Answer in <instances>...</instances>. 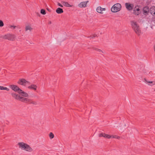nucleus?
Masks as SVG:
<instances>
[{
    "label": "nucleus",
    "instance_id": "nucleus-1",
    "mask_svg": "<svg viewBox=\"0 0 155 155\" xmlns=\"http://www.w3.org/2000/svg\"><path fill=\"white\" fill-rule=\"evenodd\" d=\"M18 145L19 147L21 150H24L28 152H31L33 151V149L29 145L23 142L18 143Z\"/></svg>",
    "mask_w": 155,
    "mask_h": 155
},
{
    "label": "nucleus",
    "instance_id": "nucleus-2",
    "mask_svg": "<svg viewBox=\"0 0 155 155\" xmlns=\"http://www.w3.org/2000/svg\"><path fill=\"white\" fill-rule=\"evenodd\" d=\"M131 24L132 29L135 33L138 35H140L141 34V31L137 23L134 21H131Z\"/></svg>",
    "mask_w": 155,
    "mask_h": 155
},
{
    "label": "nucleus",
    "instance_id": "nucleus-3",
    "mask_svg": "<svg viewBox=\"0 0 155 155\" xmlns=\"http://www.w3.org/2000/svg\"><path fill=\"white\" fill-rule=\"evenodd\" d=\"M121 8V5L119 3L114 4L111 8V11L113 12H116L120 11Z\"/></svg>",
    "mask_w": 155,
    "mask_h": 155
},
{
    "label": "nucleus",
    "instance_id": "nucleus-4",
    "mask_svg": "<svg viewBox=\"0 0 155 155\" xmlns=\"http://www.w3.org/2000/svg\"><path fill=\"white\" fill-rule=\"evenodd\" d=\"M15 38V36L12 34H8L4 36V38L10 41H14Z\"/></svg>",
    "mask_w": 155,
    "mask_h": 155
},
{
    "label": "nucleus",
    "instance_id": "nucleus-5",
    "mask_svg": "<svg viewBox=\"0 0 155 155\" xmlns=\"http://www.w3.org/2000/svg\"><path fill=\"white\" fill-rule=\"evenodd\" d=\"M141 12L140 7L137 5L135 6L133 10V13L135 15H138Z\"/></svg>",
    "mask_w": 155,
    "mask_h": 155
},
{
    "label": "nucleus",
    "instance_id": "nucleus-6",
    "mask_svg": "<svg viewBox=\"0 0 155 155\" xmlns=\"http://www.w3.org/2000/svg\"><path fill=\"white\" fill-rule=\"evenodd\" d=\"M18 83L20 85L25 86L26 84H29V82L24 79H20L18 82Z\"/></svg>",
    "mask_w": 155,
    "mask_h": 155
},
{
    "label": "nucleus",
    "instance_id": "nucleus-7",
    "mask_svg": "<svg viewBox=\"0 0 155 155\" xmlns=\"http://www.w3.org/2000/svg\"><path fill=\"white\" fill-rule=\"evenodd\" d=\"M10 87L14 91L17 92L18 93L20 91H22V90L18 86L15 85H11L10 86Z\"/></svg>",
    "mask_w": 155,
    "mask_h": 155
},
{
    "label": "nucleus",
    "instance_id": "nucleus-8",
    "mask_svg": "<svg viewBox=\"0 0 155 155\" xmlns=\"http://www.w3.org/2000/svg\"><path fill=\"white\" fill-rule=\"evenodd\" d=\"M126 8L129 11L132 10L134 8V5L133 4H130L129 3H126L125 4Z\"/></svg>",
    "mask_w": 155,
    "mask_h": 155
},
{
    "label": "nucleus",
    "instance_id": "nucleus-9",
    "mask_svg": "<svg viewBox=\"0 0 155 155\" xmlns=\"http://www.w3.org/2000/svg\"><path fill=\"white\" fill-rule=\"evenodd\" d=\"M19 101L26 103H28L29 99L20 96Z\"/></svg>",
    "mask_w": 155,
    "mask_h": 155
},
{
    "label": "nucleus",
    "instance_id": "nucleus-10",
    "mask_svg": "<svg viewBox=\"0 0 155 155\" xmlns=\"http://www.w3.org/2000/svg\"><path fill=\"white\" fill-rule=\"evenodd\" d=\"M143 14L145 15H147L149 12V8L147 6H145L143 8Z\"/></svg>",
    "mask_w": 155,
    "mask_h": 155
},
{
    "label": "nucleus",
    "instance_id": "nucleus-11",
    "mask_svg": "<svg viewBox=\"0 0 155 155\" xmlns=\"http://www.w3.org/2000/svg\"><path fill=\"white\" fill-rule=\"evenodd\" d=\"M106 10L105 8H102L101 6L98 7L96 8L97 12L100 14H103V11Z\"/></svg>",
    "mask_w": 155,
    "mask_h": 155
},
{
    "label": "nucleus",
    "instance_id": "nucleus-12",
    "mask_svg": "<svg viewBox=\"0 0 155 155\" xmlns=\"http://www.w3.org/2000/svg\"><path fill=\"white\" fill-rule=\"evenodd\" d=\"M88 2V1L82 2L78 5V6L80 8L85 7H86L87 3Z\"/></svg>",
    "mask_w": 155,
    "mask_h": 155
},
{
    "label": "nucleus",
    "instance_id": "nucleus-13",
    "mask_svg": "<svg viewBox=\"0 0 155 155\" xmlns=\"http://www.w3.org/2000/svg\"><path fill=\"white\" fill-rule=\"evenodd\" d=\"M12 97L15 99L19 101L20 96L18 94L15 93H12L11 94Z\"/></svg>",
    "mask_w": 155,
    "mask_h": 155
},
{
    "label": "nucleus",
    "instance_id": "nucleus-14",
    "mask_svg": "<svg viewBox=\"0 0 155 155\" xmlns=\"http://www.w3.org/2000/svg\"><path fill=\"white\" fill-rule=\"evenodd\" d=\"M150 13L152 15H155V7H152L149 10Z\"/></svg>",
    "mask_w": 155,
    "mask_h": 155
},
{
    "label": "nucleus",
    "instance_id": "nucleus-15",
    "mask_svg": "<svg viewBox=\"0 0 155 155\" xmlns=\"http://www.w3.org/2000/svg\"><path fill=\"white\" fill-rule=\"evenodd\" d=\"M37 88V86L35 84H31V85L29 86L28 87V88L30 89L33 90L35 91L36 90Z\"/></svg>",
    "mask_w": 155,
    "mask_h": 155
},
{
    "label": "nucleus",
    "instance_id": "nucleus-16",
    "mask_svg": "<svg viewBox=\"0 0 155 155\" xmlns=\"http://www.w3.org/2000/svg\"><path fill=\"white\" fill-rule=\"evenodd\" d=\"M33 30V28L31 27V25H27L25 27V31H31Z\"/></svg>",
    "mask_w": 155,
    "mask_h": 155
},
{
    "label": "nucleus",
    "instance_id": "nucleus-17",
    "mask_svg": "<svg viewBox=\"0 0 155 155\" xmlns=\"http://www.w3.org/2000/svg\"><path fill=\"white\" fill-rule=\"evenodd\" d=\"M19 93L20 94H21V95L24 97H28V95L27 93L23 91L22 90V91H20Z\"/></svg>",
    "mask_w": 155,
    "mask_h": 155
},
{
    "label": "nucleus",
    "instance_id": "nucleus-18",
    "mask_svg": "<svg viewBox=\"0 0 155 155\" xmlns=\"http://www.w3.org/2000/svg\"><path fill=\"white\" fill-rule=\"evenodd\" d=\"M144 82L146 83H148L152 84V85H151V86H152L154 85H155V81H147L145 78L144 79Z\"/></svg>",
    "mask_w": 155,
    "mask_h": 155
},
{
    "label": "nucleus",
    "instance_id": "nucleus-19",
    "mask_svg": "<svg viewBox=\"0 0 155 155\" xmlns=\"http://www.w3.org/2000/svg\"><path fill=\"white\" fill-rule=\"evenodd\" d=\"M56 12L58 14H61L63 12V9L60 8H58L56 9Z\"/></svg>",
    "mask_w": 155,
    "mask_h": 155
},
{
    "label": "nucleus",
    "instance_id": "nucleus-20",
    "mask_svg": "<svg viewBox=\"0 0 155 155\" xmlns=\"http://www.w3.org/2000/svg\"><path fill=\"white\" fill-rule=\"evenodd\" d=\"M62 3L63 5L66 7H72V5H70L68 2H63Z\"/></svg>",
    "mask_w": 155,
    "mask_h": 155
},
{
    "label": "nucleus",
    "instance_id": "nucleus-21",
    "mask_svg": "<svg viewBox=\"0 0 155 155\" xmlns=\"http://www.w3.org/2000/svg\"><path fill=\"white\" fill-rule=\"evenodd\" d=\"M28 104H32L34 105H37V103L36 101H33L32 100L29 99V101Z\"/></svg>",
    "mask_w": 155,
    "mask_h": 155
},
{
    "label": "nucleus",
    "instance_id": "nucleus-22",
    "mask_svg": "<svg viewBox=\"0 0 155 155\" xmlns=\"http://www.w3.org/2000/svg\"><path fill=\"white\" fill-rule=\"evenodd\" d=\"M0 89L1 90H6L7 91H8L9 89L5 87L0 86Z\"/></svg>",
    "mask_w": 155,
    "mask_h": 155
},
{
    "label": "nucleus",
    "instance_id": "nucleus-23",
    "mask_svg": "<svg viewBox=\"0 0 155 155\" xmlns=\"http://www.w3.org/2000/svg\"><path fill=\"white\" fill-rule=\"evenodd\" d=\"M54 137V134L52 132H50L49 134V137H50V139H52Z\"/></svg>",
    "mask_w": 155,
    "mask_h": 155
},
{
    "label": "nucleus",
    "instance_id": "nucleus-24",
    "mask_svg": "<svg viewBox=\"0 0 155 155\" xmlns=\"http://www.w3.org/2000/svg\"><path fill=\"white\" fill-rule=\"evenodd\" d=\"M41 13L44 15H45L46 14L45 11L44 9H41Z\"/></svg>",
    "mask_w": 155,
    "mask_h": 155
},
{
    "label": "nucleus",
    "instance_id": "nucleus-25",
    "mask_svg": "<svg viewBox=\"0 0 155 155\" xmlns=\"http://www.w3.org/2000/svg\"><path fill=\"white\" fill-rule=\"evenodd\" d=\"M110 137V135L107 134H105V135L104 136V137L105 138L109 139V137Z\"/></svg>",
    "mask_w": 155,
    "mask_h": 155
},
{
    "label": "nucleus",
    "instance_id": "nucleus-26",
    "mask_svg": "<svg viewBox=\"0 0 155 155\" xmlns=\"http://www.w3.org/2000/svg\"><path fill=\"white\" fill-rule=\"evenodd\" d=\"M105 135V133H101L99 134V136L101 137H104Z\"/></svg>",
    "mask_w": 155,
    "mask_h": 155
},
{
    "label": "nucleus",
    "instance_id": "nucleus-27",
    "mask_svg": "<svg viewBox=\"0 0 155 155\" xmlns=\"http://www.w3.org/2000/svg\"><path fill=\"white\" fill-rule=\"evenodd\" d=\"M97 51L99 52L101 54L102 53H103V52L100 49H97Z\"/></svg>",
    "mask_w": 155,
    "mask_h": 155
},
{
    "label": "nucleus",
    "instance_id": "nucleus-28",
    "mask_svg": "<svg viewBox=\"0 0 155 155\" xmlns=\"http://www.w3.org/2000/svg\"><path fill=\"white\" fill-rule=\"evenodd\" d=\"M4 25V24L3 21L0 20V27H2Z\"/></svg>",
    "mask_w": 155,
    "mask_h": 155
},
{
    "label": "nucleus",
    "instance_id": "nucleus-29",
    "mask_svg": "<svg viewBox=\"0 0 155 155\" xmlns=\"http://www.w3.org/2000/svg\"><path fill=\"white\" fill-rule=\"evenodd\" d=\"M116 135L114 136L113 135H110V137H109V139L116 138Z\"/></svg>",
    "mask_w": 155,
    "mask_h": 155
},
{
    "label": "nucleus",
    "instance_id": "nucleus-30",
    "mask_svg": "<svg viewBox=\"0 0 155 155\" xmlns=\"http://www.w3.org/2000/svg\"><path fill=\"white\" fill-rule=\"evenodd\" d=\"M16 26L14 25H11L10 28L12 29H15L16 27Z\"/></svg>",
    "mask_w": 155,
    "mask_h": 155
},
{
    "label": "nucleus",
    "instance_id": "nucleus-31",
    "mask_svg": "<svg viewBox=\"0 0 155 155\" xmlns=\"http://www.w3.org/2000/svg\"><path fill=\"white\" fill-rule=\"evenodd\" d=\"M58 6H60L61 7H63V6L59 3H58Z\"/></svg>",
    "mask_w": 155,
    "mask_h": 155
},
{
    "label": "nucleus",
    "instance_id": "nucleus-32",
    "mask_svg": "<svg viewBox=\"0 0 155 155\" xmlns=\"http://www.w3.org/2000/svg\"><path fill=\"white\" fill-rule=\"evenodd\" d=\"M96 36H97L96 35H93V36H92V37H91H91H89V38H93L94 37H95Z\"/></svg>",
    "mask_w": 155,
    "mask_h": 155
},
{
    "label": "nucleus",
    "instance_id": "nucleus-33",
    "mask_svg": "<svg viewBox=\"0 0 155 155\" xmlns=\"http://www.w3.org/2000/svg\"><path fill=\"white\" fill-rule=\"evenodd\" d=\"M93 49L94 50H95L97 51V49H98V48H95V47H93Z\"/></svg>",
    "mask_w": 155,
    "mask_h": 155
},
{
    "label": "nucleus",
    "instance_id": "nucleus-34",
    "mask_svg": "<svg viewBox=\"0 0 155 155\" xmlns=\"http://www.w3.org/2000/svg\"><path fill=\"white\" fill-rule=\"evenodd\" d=\"M115 138L117 139H119L120 138V137L119 136H116V138Z\"/></svg>",
    "mask_w": 155,
    "mask_h": 155
},
{
    "label": "nucleus",
    "instance_id": "nucleus-35",
    "mask_svg": "<svg viewBox=\"0 0 155 155\" xmlns=\"http://www.w3.org/2000/svg\"><path fill=\"white\" fill-rule=\"evenodd\" d=\"M154 51H155V46H154Z\"/></svg>",
    "mask_w": 155,
    "mask_h": 155
},
{
    "label": "nucleus",
    "instance_id": "nucleus-36",
    "mask_svg": "<svg viewBox=\"0 0 155 155\" xmlns=\"http://www.w3.org/2000/svg\"><path fill=\"white\" fill-rule=\"evenodd\" d=\"M51 21H50V22H49V24H51Z\"/></svg>",
    "mask_w": 155,
    "mask_h": 155
},
{
    "label": "nucleus",
    "instance_id": "nucleus-37",
    "mask_svg": "<svg viewBox=\"0 0 155 155\" xmlns=\"http://www.w3.org/2000/svg\"><path fill=\"white\" fill-rule=\"evenodd\" d=\"M47 9L48 11H49V9Z\"/></svg>",
    "mask_w": 155,
    "mask_h": 155
},
{
    "label": "nucleus",
    "instance_id": "nucleus-38",
    "mask_svg": "<svg viewBox=\"0 0 155 155\" xmlns=\"http://www.w3.org/2000/svg\"><path fill=\"white\" fill-rule=\"evenodd\" d=\"M154 91H155V89L154 90Z\"/></svg>",
    "mask_w": 155,
    "mask_h": 155
}]
</instances>
